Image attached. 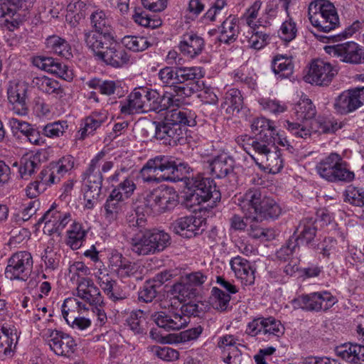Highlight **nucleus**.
Wrapping results in <instances>:
<instances>
[{
  "instance_id": "nucleus-38",
  "label": "nucleus",
  "mask_w": 364,
  "mask_h": 364,
  "mask_svg": "<svg viewBox=\"0 0 364 364\" xmlns=\"http://www.w3.org/2000/svg\"><path fill=\"white\" fill-rule=\"evenodd\" d=\"M178 73V81L179 85L186 84H192L200 82V80L204 77L205 73L201 67H185L176 66Z\"/></svg>"
},
{
  "instance_id": "nucleus-63",
  "label": "nucleus",
  "mask_w": 364,
  "mask_h": 364,
  "mask_svg": "<svg viewBox=\"0 0 364 364\" xmlns=\"http://www.w3.org/2000/svg\"><path fill=\"white\" fill-rule=\"evenodd\" d=\"M286 123V128L296 138L306 139L311 136V130L305 125L289 121H287Z\"/></svg>"
},
{
  "instance_id": "nucleus-62",
  "label": "nucleus",
  "mask_w": 364,
  "mask_h": 364,
  "mask_svg": "<svg viewBox=\"0 0 364 364\" xmlns=\"http://www.w3.org/2000/svg\"><path fill=\"white\" fill-rule=\"evenodd\" d=\"M139 300L142 302H151L157 295L156 286L154 282H146L139 291Z\"/></svg>"
},
{
  "instance_id": "nucleus-3",
  "label": "nucleus",
  "mask_w": 364,
  "mask_h": 364,
  "mask_svg": "<svg viewBox=\"0 0 364 364\" xmlns=\"http://www.w3.org/2000/svg\"><path fill=\"white\" fill-rule=\"evenodd\" d=\"M238 205L247 220L262 223L277 218L281 213L279 205L263 195L259 188H250L237 198Z\"/></svg>"
},
{
  "instance_id": "nucleus-23",
  "label": "nucleus",
  "mask_w": 364,
  "mask_h": 364,
  "mask_svg": "<svg viewBox=\"0 0 364 364\" xmlns=\"http://www.w3.org/2000/svg\"><path fill=\"white\" fill-rule=\"evenodd\" d=\"M203 221L194 215L181 217L171 224L173 232L183 237L191 238L204 230Z\"/></svg>"
},
{
  "instance_id": "nucleus-11",
  "label": "nucleus",
  "mask_w": 364,
  "mask_h": 364,
  "mask_svg": "<svg viewBox=\"0 0 364 364\" xmlns=\"http://www.w3.org/2000/svg\"><path fill=\"white\" fill-rule=\"evenodd\" d=\"M33 257L27 251H20L9 259L5 276L10 280L26 281L33 269Z\"/></svg>"
},
{
  "instance_id": "nucleus-57",
  "label": "nucleus",
  "mask_w": 364,
  "mask_h": 364,
  "mask_svg": "<svg viewBox=\"0 0 364 364\" xmlns=\"http://www.w3.org/2000/svg\"><path fill=\"white\" fill-rule=\"evenodd\" d=\"M284 333V328L279 320L272 316L264 318L263 333L264 335L279 337Z\"/></svg>"
},
{
  "instance_id": "nucleus-35",
  "label": "nucleus",
  "mask_w": 364,
  "mask_h": 364,
  "mask_svg": "<svg viewBox=\"0 0 364 364\" xmlns=\"http://www.w3.org/2000/svg\"><path fill=\"white\" fill-rule=\"evenodd\" d=\"M219 41L225 44L235 42L239 35L238 19L229 16L218 27Z\"/></svg>"
},
{
  "instance_id": "nucleus-61",
  "label": "nucleus",
  "mask_w": 364,
  "mask_h": 364,
  "mask_svg": "<svg viewBox=\"0 0 364 364\" xmlns=\"http://www.w3.org/2000/svg\"><path fill=\"white\" fill-rule=\"evenodd\" d=\"M249 229V235L255 239H262L264 240H269L274 237L272 230L264 229L259 225L256 222H251Z\"/></svg>"
},
{
  "instance_id": "nucleus-59",
  "label": "nucleus",
  "mask_w": 364,
  "mask_h": 364,
  "mask_svg": "<svg viewBox=\"0 0 364 364\" xmlns=\"http://www.w3.org/2000/svg\"><path fill=\"white\" fill-rule=\"evenodd\" d=\"M298 248L299 243L296 242V240H294V237H291L286 245L277 251L276 257L282 262H287L292 259L291 257Z\"/></svg>"
},
{
  "instance_id": "nucleus-15",
  "label": "nucleus",
  "mask_w": 364,
  "mask_h": 364,
  "mask_svg": "<svg viewBox=\"0 0 364 364\" xmlns=\"http://www.w3.org/2000/svg\"><path fill=\"white\" fill-rule=\"evenodd\" d=\"M176 66H166L158 73L159 80L163 87H171L176 97H188L197 92L198 85L186 84L179 85Z\"/></svg>"
},
{
  "instance_id": "nucleus-64",
  "label": "nucleus",
  "mask_w": 364,
  "mask_h": 364,
  "mask_svg": "<svg viewBox=\"0 0 364 364\" xmlns=\"http://www.w3.org/2000/svg\"><path fill=\"white\" fill-rule=\"evenodd\" d=\"M136 189V184L129 176L122 181L112 191H116L122 194L124 199L129 198Z\"/></svg>"
},
{
  "instance_id": "nucleus-10",
  "label": "nucleus",
  "mask_w": 364,
  "mask_h": 364,
  "mask_svg": "<svg viewBox=\"0 0 364 364\" xmlns=\"http://www.w3.org/2000/svg\"><path fill=\"white\" fill-rule=\"evenodd\" d=\"M337 302L336 297L328 291L302 294L292 301L294 308L315 312L326 311Z\"/></svg>"
},
{
  "instance_id": "nucleus-40",
  "label": "nucleus",
  "mask_w": 364,
  "mask_h": 364,
  "mask_svg": "<svg viewBox=\"0 0 364 364\" xmlns=\"http://www.w3.org/2000/svg\"><path fill=\"white\" fill-rule=\"evenodd\" d=\"M171 294L174 299H177L182 304L195 298L198 294V291L181 277L180 281L172 286Z\"/></svg>"
},
{
  "instance_id": "nucleus-1",
  "label": "nucleus",
  "mask_w": 364,
  "mask_h": 364,
  "mask_svg": "<svg viewBox=\"0 0 364 364\" xmlns=\"http://www.w3.org/2000/svg\"><path fill=\"white\" fill-rule=\"evenodd\" d=\"M188 171L187 163L172 156L160 155L149 159L140 170L139 176L144 183H148L184 181L189 191L186 201L191 203V205L210 202V206L213 207L220 200V192L213 179L202 175L187 177Z\"/></svg>"
},
{
  "instance_id": "nucleus-5",
  "label": "nucleus",
  "mask_w": 364,
  "mask_h": 364,
  "mask_svg": "<svg viewBox=\"0 0 364 364\" xmlns=\"http://www.w3.org/2000/svg\"><path fill=\"white\" fill-rule=\"evenodd\" d=\"M95 58L113 68H121L129 60L126 50L114 39L100 40L92 38V43L87 46Z\"/></svg>"
},
{
  "instance_id": "nucleus-49",
  "label": "nucleus",
  "mask_w": 364,
  "mask_h": 364,
  "mask_svg": "<svg viewBox=\"0 0 364 364\" xmlns=\"http://www.w3.org/2000/svg\"><path fill=\"white\" fill-rule=\"evenodd\" d=\"M87 232L82 228V224L73 223L70 230L68 231V245L73 250H78L85 240Z\"/></svg>"
},
{
  "instance_id": "nucleus-48",
  "label": "nucleus",
  "mask_w": 364,
  "mask_h": 364,
  "mask_svg": "<svg viewBox=\"0 0 364 364\" xmlns=\"http://www.w3.org/2000/svg\"><path fill=\"white\" fill-rule=\"evenodd\" d=\"M231 296L218 287H213L211 290V305L213 308L218 311L223 312L230 308Z\"/></svg>"
},
{
  "instance_id": "nucleus-7",
  "label": "nucleus",
  "mask_w": 364,
  "mask_h": 364,
  "mask_svg": "<svg viewBox=\"0 0 364 364\" xmlns=\"http://www.w3.org/2000/svg\"><path fill=\"white\" fill-rule=\"evenodd\" d=\"M170 243L171 237L167 232L153 230L135 235L131 240V250L138 255H148L163 251Z\"/></svg>"
},
{
  "instance_id": "nucleus-32",
  "label": "nucleus",
  "mask_w": 364,
  "mask_h": 364,
  "mask_svg": "<svg viewBox=\"0 0 364 364\" xmlns=\"http://www.w3.org/2000/svg\"><path fill=\"white\" fill-rule=\"evenodd\" d=\"M108 118V113L104 109L94 111L82 122L80 129V138L85 139L87 135L94 133Z\"/></svg>"
},
{
  "instance_id": "nucleus-24",
  "label": "nucleus",
  "mask_w": 364,
  "mask_h": 364,
  "mask_svg": "<svg viewBox=\"0 0 364 364\" xmlns=\"http://www.w3.org/2000/svg\"><path fill=\"white\" fill-rule=\"evenodd\" d=\"M76 295L89 304L100 305L103 304L104 298L99 289L90 278H80L77 280Z\"/></svg>"
},
{
  "instance_id": "nucleus-54",
  "label": "nucleus",
  "mask_w": 364,
  "mask_h": 364,
  "mask_svg": "<svg viewBox=\"0 0 364 364\" xmlns=\"http://www.w3.org/2000/svg\"><path fill=\"white\" fill-rule=\"evenodd\" d=\"M68 128L66 121H57L48 123L42 128V134L49 138L62 136Z\"/></svg>"
},
{
  "instance_id": "nucleus-44",
  "label": "nucleus",
  "mask_w": 364,
  "mask_h": 364,
  "mask_svg": "<svg viewBox=\"0 0 364 364\" xmlns=\"http://www.w3.org/2000/svg\"><path fill=\"white\" fill-rule=\"evenodd\" d=\"M272 69L282 78L289 77L294 70L291 58L283 55H276L272 62Z\"/></svg>"
},
{
  "instance_id": "nucleus-39",
  "label": "nucleus",
  "mask_w": 364,
  "mask_h": 364,
  "mask_svg": "<svg viewBox=\"0 0 364 364\" xmlns=\"http://www.w3.org/2000/svg\"><path fill=\"white\" fill-rule=\"evenodd\" d=\"M243 99L240 91L232 88L229 90L225 95L224 100L221 104V108L225 109L228 114L238 113L242 107Z\"/></svg>"
},
{
  "instance_id": "nucleus-51",
  "label": "nucleus",
  "mask_w": 364,
  "mask_h": 364,
  "mask_svg": "<svg viewBox=\"0 0 364 364\" xmlns=\"http://www.w3.org/2000/svg\"><path fill=\"white\" fill-rule=\"evenodd\" d=\"M122 43L127 49L134 52L143 51L151 45L145 37L134 36H124Z\"/></svg>"
},
{
  "instance_id": "nucleus-2",
  "label": "nucleus",
  "mask_w": 364,
  "mask_h": 364,
  "mask_svg": "<svg viewBox=\"0 0 364 364\" xmlns=\"http://www.w3.org/2000/svg\"><path fill=\"white\" fill-rule=\"evenodd\" d=\"M147 112H160L168 110L163 120L154 122V137L162 144L176 146L183 139L182 126L194 127L196 124V112L184 107H178L181 100L175 95L165 91L162 94L156 90L145 87Z\"/></svg>"
},
{
  "instance_id": "nucleus-46",
  "label": "nucleus",
  "mask_w": 364,
  "mask_h": 364,
  "mask_svg": "<svg viewBox=\"0 0 364 364\" xmlns=\"http://www.w3.org/2000/svg\"><path fill=\"white\" fill-rule=\"evenodd\" d=\"M252 143V149L257 153L261 159L274 147L275 136L262 134L255 136L254 139H250Z\"/></svg>"
},
{
  "instance_id": "nucleus-20",
  "label": "nucleus",
  "mask_w": 364,
  "mask_h": 364,
  "mask_svg": "<svg viewBox=\"0 0 364 364\" xmlns=\"http://www.w3.org/2000/svg\"><path fill=\"white\" fill-rule=\"evenodd\" d=\"M151 318L159 327L166 331H178L188 323V318L181 316L179 312L173 308L154 312Z\"/></svg>"
},
{
  "instance_id": "nucleus-12",
  "label": "nucleus",
  "mask_w": 364,
  "mask_h": 364,
  "mask_svg": "<svg viewBox=\"0 0 364 364\" xmlns=\"http://www.w3.org/2000/svg\"><path fill=\"white\" fill-rule=\"evenodd\" d=\"M176 195L168 188H157L147 194L145 205L151 213L159 215L171 210L177 205Z\"/></svg>"
},
{
  "instance_id": "nucleus-37",
  "label": "nucleus",
  "mask_w": 364,
  "mask_h": 364,
  "mask_svg": "<svg viewBox=\"0 0 364 364\" xmlns=\"http://www.w3.org/2000/svg\"><path fill=\"white\" fill-rule=\"evenodd\" d=\"M268 37V35L261 31H256L252 26L240 36V41L248 48L259 50L267 44Z\"/></svg>"
},
{
  "instance_id": "nucleus-55",
  "label": "nucleus",
  "mask_w": 364,
  "mask_h": 364,
  "mask_svg": "<svg viewBox=\"0 0 364 364\" xmlns=\"http://www.w3.org/2000/svg\"><path fill=\"white\" fill-rule=\"evenodd\" d=\"M142 314L141 310L132 312L127 320L128 326L134 333L143 334L146 332L145 318Z\"/></svg>"
},
{
  "instance_id": "nucleus-43",
  "label": "nucleus",
  "mask_w": 364,
  "mask_h": 364,
  "mask_svg": "<svg viewBox=\"0 0 364 364\" xmlns=\"http://www.w3.org/2000/svg\"><path fill=\"white\" fill-rule=\"evenodd\" d=\"M40 166V159L34 154H26L20 161L19 175L21 178L28 180Z\"/></svg>"
},
{
  "instance_id": "nucleus-26",
  "label": "nucleus",
  "mask_w": 364,
  "mask_h": 364,
  "mask_svg": "<svg viewBox=\"0 0 364 364\" xmlns=\"http://www.w3.org/2000/svg\"><path fill=\"white\" fill-rule=\"evenodd\" d=\"M145 87L135 88L128 96L127 100L120 107V112L124 114L147 112L146 107Z\"/></svg>"
},
{
  "instance_id": "nucleus-19",
  "label": "nucleus",
  "mask_w": 364,
  "mask_h": 364,
  "mask_svg": "<svg viewBox=\"0 0 364 364\" xmlns=\"http://www.w3.org/2000/svg\"><path fill=\"white\" fill-rule=\"evenodd\" d=\"M109 267L121 279L135 277L141 274V267L132 262L116 250H112L109 257Z\"/></svg>"
},
{
  "instance_id": "nucleus-13",
  "label": "nucleus",
  "mask_w": 364,
  "mask_h": 364,
  "mask_svg": "<svg viewBox=\"0 0 364 364\" xmlns=\"http://www.w3.org/2000/svg\"><path fill=\"white\" fill-rule=\"evenodd\" d=\"M105 156L103 151L99 152L90 161L83 173L85 178L84 197L99 198L102 191L103 176L100 171V161Z\"/></svg>"
},
{
  "instance_id": "nucleus-21",
  "label": "nucleus",
  "mask_w": 364,
  "mask_h": 364,
  "mask_svg": "<svg viewBox=\"0 0 364 364\" xmlns=\"http://www.w3.org/2000/svg\"><path fill=\"white\" fill-rule=\"evenodd\" d=\"M28 87L23 82L11 85L7 90L8 100L10 103L9 109L20 116H25L28 112L27 105Z\"/></svg>"
},
{
  "instance_id": "nucleus-17",
  "label": "nucleus",
  "mask_w": 364,
  "mask_h": 364,
  "mask_svg": "<svg viewBox=\"0 0 364 364\" xmlns=\"http://www.w3.org/2000/svg\"><path fill=\"white\" fill-rule=\"evenodd\" d=\"M364 104V87L343 91L335 98L333 107L336 112L347 114Z\"/></svg>"
},
{
  "instance_id": "nucleus-41",
  "label": "nucleus",
  "mask_w": 364,
  "mask_h": 364,
  "mask_svg": "<svg viewBox=\"0 0 364 364\" xmlns=\"http://www.w3.org/2000/svg\"><path fill=\"white\" fill-rule=\"evenodd\" d=\"M46 48L50 52L66 59H69L73 55L70 44L58 36H51L46 39Z\"/></svg>"
},
{
  "instance_id": "nucleus-34",
  "label": "nucleus",
  "mask_w": 364,
  "mask_h": 364,
  "mask_svg": "<svg viewBox=\"0 0 364 364\" xmlns=\"http://www.w3.org/2000/svg\"><path fill=\"white\" fill-rule=\"evenodd\" d=\"M234 160L227 154H221L215 157L209 164L213 176L222 178L233 171Z\"/></svg>"
},
{
  "instance_id": "nucleus-27",
  "label": "nucleus",
  "mask_w": 364,
  "mask_h": 364,
  "mask_svg": "<svg viewBox=\"0 0 364 364\" xmlns=\"http://www.w3.org/2000/svg\"><path fill=\"white\" fill-rule=\"evenodd\" d=\"M235 277L245 285H252L255 282V270L246 259L240 256L232 258L230 262Z\"/></svg>"
},
{
  "instance_id": "nucleus-53",
  "label": "nucleus",
  "mask_w": 364,
  "mask_h": 364,
  "mask_svg": "<svg viewBox=\"0 0 364 364\" xmlns=\"http://www.w3.org/2000/svg\"><path fill=\"white\" fill-rule=\"evenodd\" d=\"M343 196L345 202L355 206L364 207V188L348 186Z\"/></svg>"
},
{
  "instance_id": "nucleus-47",
  "label": "nucleus",
  "mask_w": 364,
  "mask_h": 364,
  "mask_svg": "<svg viewBox=\"0 0 364 364\" xmlns=\"http://www.w3.org/2000/svg\"><path fill=\"white\" fill-rule=\"evenodd\" d=\"M252 132L255 136H262V134L275 136L277 130L274 122L264 117H258L254 119L250 125Z\"/></svg>"
},
{
  "instance_id": "nucleus-33",
  "label": "nucleus",
  "mask_w": 364,
  "mask_h": 364,
  "mask_svg": "<svg viewBox=\"0 0 364 364\" xmlns=\"http://www.w3.org/2000/svg\"><path fill=\"white\" fill-rule=\"evenodd\" d=\"M125 200L121 193L116 192V191H112L104 205L105 217L107 220L112 222L117 219L124 205V201Z\"/></svg>"
},
{
  "instance_id": "nucleus-4",
  "label": "nucleus",
  "mask_w": 364,
  "mask_h": 364,
  "mask_svg": "<svg viewBox=\"0 0 364 364\" xmlns=\"http://www.w3.org/2000/svg\"><path fill=\"white\" fill-rule=\"evenodd\" d=\"M308 16L312 26L325 33L334 30L340 23L335 6L328 0L312 1L309 5Z\"/></svg>"
},
{
  "instance_id": "nucleus-25",
  "label": "nucleus",
  "mask_w": 364,
  "mask_h": 364,
  "mask_svg": "<svg viewBox=\"0 0 364 364\" xmlns=\"http://www.w3.org/2000/svg\"><path fill=\"white\" fill-rule=\"evenodd\" d=\"M34 65L41 70L55 75L66 80L73 79V72L68 67L51 57L38 56L33 60Z\"/></svg>"
},
{
  "instance_id": "nucleus-60",
  "label": "nucleus",
  "mask_w": 364,
  "mask_h": 364,
  "mask_svg": "<svg viewBox=\"0 0 364 364\" xmlns=\"http://www.w3.org/2000/svg\"><path fill=\"white\" fill-rule=\"evenodd\" d=\"M152 353L158 358L168 362L176 360L179 356V353L176 350L168 346H154L152 348Z\"/></svg>"
},
{
  "instance_id": "nucleus-31",
  "label": "nucleus",
  "mask_w": 364,
  "mask_h": 364,
  "mask_svg": "<svg viewBox=\"0 0 364 364\" xmlns=\"http://www.w3.org/2000/svg\"><path fill=\"white\" fill-rule=\"evenodd\" d=\"M317 232V227L316 225V220L313 218L306 217L303 218L300 222L294 234L296 236L294 237L299 244H311L316 237Z\"/></svg>"
},
{
  "instance_id": "nucleus-16",
  "label": "nucleus",
  "mask_w": 364,
  "mask_h": 364,
  "mask_svg": "<svg viewBox=\"0 0 364 364\" xmlns=\"http://www.w3.org/2000/svg\"><path fill=\"white\" fill-rule=\"evenodd\" d=\"M337 73V70L331 63L317 59L312 61L304 78L311 85L324 86L332 81Z\"/></svg>"
},
{
  "instance_id": "nucleus-29",
  "label": "nucleus",
  "mask_w": 364,
  "mask_h": 364,
  "mask_svg": "<svg viewBox=\"0 0 364 364\" xmlns=\"http://www.w3.org/2000/svg\"><path fill=\"white\" fill-rule=\"evenodd\" d=\"M18 342L16 330L2 326L0 331V359L12 357Z\"/></svg>"
},
{
  "instance_id": "nucleus-52",
  "label": "nucleus",
  "mask_w": 364,
  "mask_h": 364,
  "mask_svg": "<svg viewBox=\"0 0 364 364\" xmlns=\"http://www.w3.org/2000/svg\"><path fill=\"white\" fill-rule=\"evenodd\" d=\"M295 114L298 119H310L315 117L316 110L309 99H304L296 105Z\"/></svg>"
},
{
  "instance_id": "nucleus-14",
  "label": "nucleus",
  "mask_w": 364,
  "mask_h": 364,
  "mask_svg": "<svg viewBox=\"0 0 364 364\" xmlns=\"http://www.w3.org/2000/svg\"><path fill=\"white\" fill-rule=\"evenodd\" d=\"M324 50L328 54L339 58L343 63L353 65L364 63V50L353 41L327 46H325Z\"/></svg>"
},
{
  "instance_id": "nucleus-45",
  "label": "nucleus",
  "mask_w": 364,
  "mask_h": 364,
  "mask_svg": "<svg viewBox=\"0 0 364 364\" xmlns=\"http://www.w3.org/2000/svg\"><path fill=\"white\" fill-rule=\"evenodd\" d=\"M261 160L265 168L272 173L279 172L284 166L281 151L276 147L264 155Z\"/></svg>"
},
{
  "instance_id": "nucleus-56",
  "label": "nucleus",
  "mask_w": 364,
  "mask_h": 364,
  "mask_svg": "<svg viewBox=\"0 0 364 364\" xmlns=\"http://www.w3.org/2000/svg\"><path fill=\"white\" fill-rule=\"evenodd\" d=\"M89 87L97 90L101 94L111 95L114 93L117 86L112 80H102L100 79H92L87 82Z\"/></svg>"
},
{
  "instance_id": "nucleus-50",
  "label": "nucleus",
  "mask_w": 364,
  "mask_h": 364,
  "mask_svg": "<svg viewBox=\"0 0 364 364\" xmlns=\"http://www.w3.org/2000/svg\"><path fill=\"white\" fill-rule=\"evenodd\" d=\"M64 212L58 210L57 205L53 203L50 208L43 214V215L38 220V224L44 223L46 227H50L51 229L48 231L55 232V228L58 227V223L60 222Z\"/></svg>"
},
{
  "instance_id": "nucleus-9",
  "label": "nucleus",
  "mask_w": 364,
  "mask_h": 364,
  "mask_svg": "<svg viewBox=\"0 0 364 364\" xmlns=\"http://www.w3.org/2000/svg\"><path fill=\"white\" fill-rule=\"evenodd\" d=\"M36 0H0V23L13 31L26 19Z\"/></svg>"
},
{
  "instance_id": "nucleus-6",
  "label": "nucleus",
  "mask_w": 364,
  "mask_h": 364,
  "mask_svg": "<svg viewBox=\"0 0 364 364\" xmlns=\"http://www.w3.org/2000/svg\"><path fill=\"white\" fill-rule=\"evenodd\" d=\"M316 171L320 177L331 183L350 182L355 177L348 164L337 153H331L322 159L316 164Z\"/></svg>"
},
{
  "instance_id": "nucleus-36",
  "label": "nucleus",
  "mask_w": 364,
  "mask_h": 364,
  "mask_svg": "<svg viewBox=\"0 0 364 364\" xmlns=\"http://www.w3.org/2000/svg\"><path fill=\"white\" fill-rule=\"evenodd\" d=\"M31 85L40 91L48 94L55 95L60 97L63 96V89L60 83L46 75H38L33 78Z\"/></svg>"
},
{
  "instance_id": "nucleus-22",
  "label": "nucleus",
  "mask_w": 364,
  "mask_h": 364,
  "mask_svg": "<svg viewBox=\"0 0 364 364\" xmlns=\"http://www.w3.org/2000/svg\"><path fill=\"white\" fill-rule=\"evenodd\" d=\"M48 343L56 355L65 357H70L77 346L75 340L70 335L57 330L50 332Z\"/></svg>"
},
{
  "instance_id": "nucleus-42",
  "label": "nucleus",
  "mask_w": 364,
  "mask_h": 364,
  "mask_svg": "<svg viewBox=\"0 0 364 364\" xmlns=\"http://www.w3.org/2000/svg\"><path fill=\"white\" fill-rule=\"evenodd\" d=\"M239 339L233 335L225 334L218 338V347L223 350V353H230L235 357V364H238L240 356L242 355L241 351L238 349V346H241L238 343Z\"/></svg>"
},
{
  "instance_id": "nucleus-30",
  "label": "nucleus",
  "mask_w": 364,
  "mask_h": 364,
  "mask_svg": "<svg viewBox=\"0 0 364 364\" xmlns=\"http://www.w3.org/2000/svg\"><path fill=\"white\" fill-rule=\"evenodd\" d=\"M336 353L346 361L353 364L364 363V345L358 343H344L336 348Z\"/></svg>"
},
{
  "instance_id": "nucleus-28",
  "label": "nucleus",
  "mask_w": 364,
  "mask_h": 364,
  "mask_svg": "<svg viewBox=\"0 0 364 364\" xmlns=\"http://www.w3.org/2000/svg\"><path fill=\"white\" fill-rule=\"evenodd\" d=\"M205 41L203 38L195 33H186L179 43V50L186 56L194 58L203 50Z\"/></svg>"
},
{
  "instance_id": "nucleus-58",
  "label": "nucleus",
  "mask_w": 364,
  "mask_h": 364,
  "mask_svg": "<svg viewBox=\"0 0 364 364\" xmlns=\"http://www.w3.org/2000/svg\"><path fill=\"white\" fill-rule=\"evenodd\" d=\"M287 19L282 23L279 33L283 41L289 42L296 38L297 28L292 17L290 15L287 16Z\"/></svg>"
},
{
  "instance_id": "nucleus-8",
  "label": "nucleus",
  "mask_w": 364,
  "mask_h": 364,
  "mask_svg": "<svg viewBox=\"0 0 364 364\" xmlns=\"http://www.w3.org/2000/svg\"><path fill=\"white\" fill-rule=\"evenodd\" d=\"M89 19L92 29L85 30L83 32V39L86 46H90L92 38L100 41L113 38L112 20L107 11L97 6H93Z\"/></svg>"
},
{
  "instance_id": "nucleus-18",
  "label": "nucleus",
  "mask_w": 364,
  "mask_h": 364,
  "mask_svg": "<svg viewBox=\"0 0 364 364\" xmlns=\"http://www.w3.org/2000/svg\"><path fill=\"white\" fill-rule=\"evenodd\" d=\"M95 277L98 284L111 301L117 302L128 298L129 294L126 287L119 284L109 273L99 269L95 273Z\"/></svg>"
}]
</instances>
